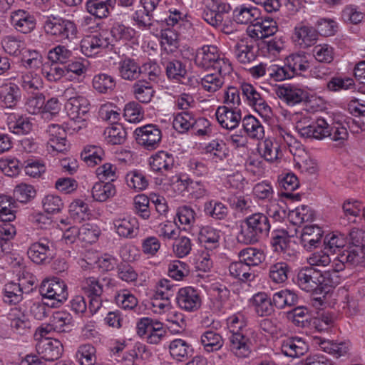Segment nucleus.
Listing matches in <instances>:
<instances>
[{"instance_id": "9", "label": "nucleus", "mask_w": 365, "mask_h": 365, "mask_svg": "<svg viewBox=\"0 0 365 365\" xmlns=\"http://www.w3.org/2000/svg\"><path fill=\"white\" fill-rule=\"evenodd\" d=\"M243 98L247 104L262 116H269L272 109L261 93L252 84L243 83L240 86Z\"/></svg>"}, {"instance_id": "37", "label": "nucleus", "mask_w": 365, "mask_h": 365, "mask_svg": "<svg viewBox=\"0 0 365 365\" xmlns=\"http://www.w3.org/2000/svg\"><path fill=\"white\" fill-rule=\"evenodd\" d=\"M299 298L297 294L289 289H283L272 296V302L276 308L282 309L296 305Z\"/></svg>"}, {"instance_id": "43", "label": "nucleus", "mask_w": 365, "mask_h": 365, "mask_svg": "<svg viewBox=\"0 0 365 365\" xmlns=\"http://www.w3.org/2000/svg\"><path fill=\"white\" fill-rule=\"evenodd\" d=\"M270 243L275 252L285 253L289 246L290 237L284 230H275L272 232Z\"/></svg>"}, {"instance_id": "20", "label": "nucleus", "mask_w": 365, "mask_h": 365, "mask_svg": "<svg viewBox=\"0 0 365 365\" xmlns=\"http://www.w3.org/2000/svg\"><path fill=\"white\" fill-rule=\"evenodd\" d=\"M220 55L219 49L213 45H205L196 51L195 56V65L203 69L212 67Z\"/></svg>"}, {"instance_id": "35", "label": "nucleus", "mask_w": 365, "mask_h": 365, "mask_svg": "<svg viewBox=\"0 0 365 365\" xmlns=\"http://www.w3.org/2000/svg\"><path fill=\"white\" fill-rule=\"evenodd\" d=\"M244 131L252 139H262L264 136V127L260 121L251 115H247L242 119Z\"/></svg>"}, {"instance_id": "26", "label": "nucleus", "mask_w": 365, "mask_h": 365, "mask_svg": "<svg viewBox=\"0 0 365 365\" xmlns=\"http://www.w3.org/2000/svg\"><path fill=\"white\" fill-rule=\"evenodd\" d=\"M174 163L173 155L165 151H159L149 158L151 170L163 175L173 168Z\"/></svg>"}, {"instance_id": "30", "label": "nucleus", "mask_w": 365, "mask_h": 365, "mask_svg": "<svg viewBox=\"0 0 365 365\" xmlns=\"http://www.w3.org/2000/svg\"><path fill=\"white\" fill-rule=\"evenodd\" d=\"M314 342L326 353L332 355L335 358L346 355L349 351V345L345 342L335 343L333 341L327 340L321 337H314Z\"/></svg>"}, {"instance_id": "42", "label": "nucleus", "mask_w": 365, "mask_h": 365, "mask_svg": "<svg viewBox=\"0 0 365 365\" xmlns=\"http://www.w3.org/2000/svg\"><path fill=\"white\" fill-rule=\"evenodd\" d=\"M251 267L242 262L240 259L238 262H232L229 266L230 274L242 282L251 281L255 274L251 272Z\"/></svg>"}, {"instance_id": "12", "label": "nucleus", "mask_w": 365, "mask_h": 365, "mask_svg": "<svg viewBox=\"0 0 365 365\" xmlns=\"http://www.w3.org/2000/svg\"><path fill=\"white\" fill-rule=\"evenodd\" d=\"M275 93L281 101L291 106L305 101L308 98L307 91L291 85L279 86L275 89Z\"/></svg>"}, {"instance_id": "55", "label": "nucleus", "mask_w": 365, "mask_h": 365, "mask_svg": "<svg viewBox=\"0 0 365 365\" xmlns=\"http://www.w3.org/2000/svg\"><path fill=\"white\" fill-rule=\"evenodd\" d=\"M73 56L71 50L65 46L58 45L48 52V58L53 63L65 65Z\"/></svg>"}, {"instance_id": "51", "label": "nucleus", "mask_w": 365, "mask_h": 365, "mask_svg": "<svg viewBox=\"0 0 365 365\" xmlns=\"http://www.w3.org/2000/svg\"><path fill=\"white\" fill-rule=\"evenodd\" d=\"M127 132L121 124H114L107 128L104 135L108 143L112 145H120L125 142Z\"/></svg>"}, {"instance_id": "16", "label": "nucleus", "mask_w": 365, "mask_h": 365, "mask_svg": "<svg viewBox=\"0 0 365 365\" xmlns=\"http://www.w3.org/2000/svg\"><path fill=\"white\" fill-rule=\"evenodd\" d=\"M7 319L14 332L24 335L30 331L31 323L21 308H11L7 314Z\"/></svg>"}, {"instance_id": "10", "label": "nucleus", "mask_w": 365, "mask_h": 365, "mask_svg": "<svg viewBox=\"0 0 365 365\" xmlns=\"http://www.w3.org/2000/svg\"><path fill=\"white\" fill-rule=\"evenodd\" d=\"M36 349L41 359L50 361L58 359L63 351V345L59 340L48 337L39 339L36 345Z\"/></svg>"}, {"instance_id": "5", "label": "nucleus", "mask_w": 365, "mask_h": 365, "mask_svg": "<svg viewBox=\"0 0 365 365\" xmlns=\"http://www.w3.org/2000/svg\"><path fill=\"white\" fill-rule=\"evenodd\" d=\"M39 293L43 299L48 300L46 304L49 307H59L68 295L66 283L58 278L43 280Z\"/></svg>"}, {"instance_id": "7", "label": "nucleus", "mask_w": 365, "mask_h": 365, "mask_svg": "<svg viewBox=\"0 0 365 365\" xmlns=\"http://www.w3.org/2000/svg\"><path fill=\"white\" fill-rule=\"evenodd\" d=\"M296 129L302 137L307 138L322 139L328 133V124L324 119L312 121L309 118H304L296 123Z\"/></svg>"}, {"instance_id": "44", "label": "nucleus", "mask_w": 365, "mask_h": 365, "mask_svg": "<svg viewBox=\"0 0 365 365\" xmlns=\"http://www.w3.org/2000/svg\"><path fill=\"white\" fill-rule=\"evenodd\" d=\"M289 272V266L286 262H279L270 265L269 277L274 283L281 284L287 281Z\"/></svg>"}, {"instance_id": "13", "label": "nucleus", "mask_w": 365, "mask_h": 365, "mask_svg": "<svg viewBox=\"0 0 365 365\" xmlns=\"http://www.w3.org/2000/svg\"><path fill=\"white\" fill-rule=\"evenodd\" d=\"M176 300L178 306L187 312H195L201 306V299L197 291L191 287L180 289Z\"/></svg>"}, {"instance_id": "22", "label": "nucleus", "mask_w": 365, "mask_h": 365, "mask_svg": "<svg viewBox=\"0 0 365 365\" xmlns=\"http://www.w3.org/2000/svg\"><path fill=\"white\" fill-rule=\"evenodd\" d=\"M115 4L116 0H88L85 9L91 16L102 19L110 16Z\"/></svg>"}, {"instance_id": "41", "label": "nucleus", "mask_w": 365, "mask_h": 365, "mask_svg": "<svg viewBox=\"0 0 365 365\" xmlns=\"http://www.w3.org/2000/svg\"><path fill=\"white\" fill-rule=\"evenodd\" d=\"M195 117V114L188 110L177 113L173 122V128L180 133H187L190 130Z\"/></svg>"}, {"instance_id": "27", "label": "nucleus", "mask_w": 365, "mask_h": 365, "mask_svg": "<svg viewBox=\"0 0 365 365\" xmlns=\"http://www.w3.org/2000/svg\"><path fill=\"white\" fill-rule=\"evenodd\" d=\"M308 349L309 346L305 341L299 337L288 338L281 345L282 354L292 358L304 355Z\"/></svg>"}, {"instance_id": "57", "label": "nucleus", "mask_w": 365, "mask_h": 365, "mask_svg": "<svg viewBox=\"0 0 365 365\" xmlns=\"http://www.w3.org/2000/svg\"><path fill=\"white\" fill-rule=\"evenodd\" d=\"M76 356L81 365H93L96 361V348L89 344L81 345Z\"/></svg>"}, {"instance_id": "34", "label": "nucleus", "mask_w": 365, "mask_h": 365, "mask_svg": "<svg viewBox=\"0 0 365 365\" xmlns=\"http://www.w3.org/2000/svg\"><path fill=\"white\" fill-rule=\"evenodd\" d=\"M132 92L135 98L142 103H150L155 94L153 85L145 79L136 81L132 87Z\"/></svg>"}, {"instance_id": "48", "label": "nucleus", "mask_w": 365, "mask_h": 365, "mask_svg": "<svg viewBox=\"0 0 365 365\" xmlns=\"http://www.w3.org/2000/svg\"><path fill=\"white\" fill-rule=\"evenodd\" d=\"M105 155L103 150L96 145H88L85 147L81 153V159L88 165L94 166L100 163Z\"/></svg>"}, {"instance_id": "50", "label": "nucleus", "mask_w": 365, "mask_h": 365, "mask_svg": "<svg viewBox=\"0 0 365 365\" xmlns=\"http://www.w3.org/2000/svg\"><path fill=\"white\" fill-rule=\"evenodd\" d=\"M125 181L130 189L137 192L145 190L149 185L146 176L138 170L128 173L125 176Z\"/></svg>"}, {"instance_id": "14", "label": "nucleus", "mask_w": 365, "mask_h": 365, "mask_svg": "<svg viewBox=\"0 0 365 365\" xmlns=\"http://www.w3.org/2000/svg\"><path fill=\"white\" fill-rule=\"evenodd\" d=\"M231 352L239 358L248 357L252 352V342L246 334L236 331L229 338Z\"/></svg>"}, {"instance_id": "31", "label": "nucleus", "mask_w": 365, "mask_h": 365, "mask_svg": "<svg viewBox=\"0 0 365 365\" xmlns=\"http://www.w3.org/2000/svg\"><path fill=\"white\" fill-rule=\"evenodd\" d=\"M234 53L237 61L242 64H247L256 58L254 45L247 38L241 39L234 48Z\"/></svg>"}, {"instance_id": "52", "label": "nucleus", "mask_w": 365, "mask_h": 365, "mask_svg": "<svg viewBox=\"0 0 365 365\" xmlns=\"http://www.w3.org/2000/svg\"><path fill=\"white\" fill-rule=\"evenodd\" d=\"M204 212L215 220H225L228 215V209L223 203L211 200L205 203Z\"/></svg>"}, {"instance_id": "59", "label": "nucleus", "mask_w": 365, "mask_h": 365, "mask_svg": "<svg viewBox=\"0 0 365 365\" xmlns=\"http://www.w3.org/2000/svg\"><path fill=\"white\" fill-rule=\"evenodd\" d=\"M45 96L41 93H34L30 96L26 103L27 111L31 114L43 113Z\"/></svg>"}, {"instance_id": "28", "label": "nucleus", "mask_w": 365, "mask_h": 365, "mask_svg": "<svg viewBox=\"0 0 365 365\" xmlns=\"http://www.w3.org/2000/svg\"><path fill=\"white\" fill-rule=\"evenodd\" d=\"M113 225L118 235L125 238L136 236L139 229L138 220L132 217L115 219Z\"/></svg>"}, {"instance_id": "33", "label": "nucleus", "mask_w": 365, "mask_h": 365, "mask_svg": "<svg viewBox=\"0 0 365 365\" xmlns=\"http://www.w3.org/2000/svg\"><path fill=\"white\" fill-rule=\"evenodd\" d=\"M172 357L179 361H185L193 354V349L185 340L175 339L169 345Z\"/></svg>"}, {"instance_id": "4", "label": "nucleus", "mask_w": 365, "mask_h": 365, "mask_svg": "<svg viewBox=\"0 0 365 365\" xmlns=\"http://www.w3.org/2000/svg\"><path fill=\"white\" fill-rule=\"evenodd\" d=\"M46 34L62 43L71 42L76 38L78 29L76 24L69 19L51 16L43 25Z\"/></svg>"}, {"instance_id": "47", "label": "nucleus", "mask_w": 365, "mask_h": 365, "mask_svg": "<svg viewBox=\"0 0 365 365\" xmlns=\"http://www.w3.org/2000/svg\"><path fill=\"white\" fill-rule=\"evenodd\" d=\"M8 126L14 133L21 135L28 133L32 124L26 117L11 115L9 117Z\"/></svg>"}, {"instance_id": "54", "label": "nucleus", "mask_w": 365, "mask_h": 365, "mask_svg": "<svg viewBox=\"0 0 365 365\" xmlns=\"http://www.w3.org/2000/svg\"><path fill=\"white\" fill-rule=\"evenodd\" d=\"M4 301L9 304H17L23 299V288L19 284L9 282L4 288Z\"/></svg>"}, {"instance_id": "53", "label": "nucleus", "mask_w": 365, "mask_h": 365, "mask_svg": "<svg viewBox=\"0 0 365 365\" xmlns=\"http://www.w3.org/2000/svg\"><path fill=\"white\" fill-rule=\"evenodd\" d=\"M15 202L11 197L0 195V220L11 222L16 218Z\"/></svg>"}, {"instance_id": "60", "label": "nucleus", "mask_w": 365, "mask_h": 365, "mask_svg": "<svg viewBox=\"0 0 365 365\" xmlns=\"http://www.w3.org/2000/svg\"><path fill=\"white\" fill-rule=\"evenodd\" d=\"M262 156L265 160L274 162L280 158L279 145L277 142L266 139L262 144Z\"/></svg>"}, {"instance_id": "6", "label": "nucleus", "mask_w": 365, "mask_h": 365, "mask_svg": "<svg viewBox=\"0 0 365 365\" xmlns=\"http://www.w3.org/2000/svg\"><path fill=\"white\" fill-rule=\"evenodd\" d=\"M134 134L138 144L148 150L156 149L161 141V130L154 124H148L137 128Z\"/></svg>"}, {"instance_id": "17", "label": "nucleus", "mask_w": 365, "mask_h": 365, "mask_svg": "<svg viewBox=\"0 0 365 365\" xmlns=\"http://www.w3.org/2000/svg\"><path fill=\"white\" fill-rule=\"evenodd\" d=\"M21 91L18 85L6 82L0 86V104L2 107L13 108L20 101Z\"/></svg>"}, {"instance_id": "63", "label": "nucleus", "mask_w": 365, "mask_h": 365, "mask_svg": "<svg viewBox=\"0 0 365 365\" xmlns=\"http://www.w3.org/2000/svg\"><path fill=\"white\" fill-rule=\"evenodd\" d=\"M150 199L145 195L141 194L134 198L135 213L144 220H148L150 216L149 208Z\"/></svg>"}, {"instance_id": "38", "label": "nucleus", "mask_w": 365, "mask_h": 365, "mask_svg": "<svg viewBox=\"0 0 365 365\" xmlns=\"http://www.w3.org/2000/svg\"><path fill=\"white\" fill-rule=\"evenodd\" d=\"M92 197L98 202H105L115 195V187L110 182H98L92 187Z\"/></svg>"}, {"instance_id": "19", "label": "nucleus", "mask_w": 365, "mask_h": 365, "mask_svg": "<svg viewBox=\"0 0 365 365\" xmlns=\"http://www.w3.org/2000/svg\"><path fill=\"white\" fill-rule=\"evenodd\" d=\"M53 243L47 238H41L31 245L28 250L29 257L35 263H43L52 256Z\"/></svg>"}, {"instance_id": "46", "label": "nucleus", "mask_w": 365, "mask_h": 365, "mask_svg": "<svg viewBox=\"0 0 365 365\" xmlns=\"http://www.w3.org/2000/svg\"><path fill=\"white\" fill-rule=\"evenodd\" d=\"M240 259L251 266H257L262 263L265 258V255L261 250L254 247H247L239 252Z\"/></svg>"}, {"instance_id": "58", "label": "nucleus", "mask_w": 365, "mask_h": 365, "mask_svg": "<svg viewBox=\"0 0 365 365\" xmlns=\"http://www.w3.org/2000/svg\"><path fill=\"white\" fill-rule=\"evenodd\" d=\"M4 51L10 55L19 56L25 49L24 41L14 36H6L2 42Z\"/></svg>"}, {"instance_id": "62", "label": "nucleus", "mask_w": 365, "mask_h": 365, "mask_svg": "<svg viewBox=\"0 0 365 365\" xmlns=\"http://www.w3.org/2000/svg\"><path fill=\"white\" fill-rule=\"evenodd\" d=\"M43 210L47 213L55 214L60 212L64 207L61 198L55 195H48L42 200Z\"/></svg>"}, {"instance_id": "56", "label": "nucleus", "mask_w": 365, "mask_h": 365, "mask_svg": "<svg viewBox=\"0 0 365 365\" xmlns=\"http://www.w3.org/2000/svg\"><path fill=\"white\" fill-rule=\"evenodd\" d=\"M289 217L294 224H302L303 222L312 221L314 217V212L307 205L297 207L292 210Z\"/></svg>"}, {"instance_id": "11", "label": "nucleus", "mask_w": 365, "mask_h": 365, "mask_svg": "<svg viewBox=\"0 0 365 365\" xmlns=\"http://www.w3.org/2000/svg\"><path fill=\"white\" fill-rule=\"evenodd\" d=\"M65 108L71 120L83 122L86 120L90 103L86 98L78 96L70 98L65 105Z\"/></svg>"}, {"instance_id": "40", "label": "nucleus", "mask_w": 365, "mask_h": 365, "mask_svg": "<svg viewBox=\"0 0 365 365\" xmlns=\"http://www.w3.org/2000/svg\"><path fill=\"white\" fill-rule=\"evenodd\" d=\"M92 83L93 88L100 93H110L116 86L115 78L106 73L94 76Z\"/></svg>"}, {"instance_id": "8", "label": "nucleus", "mask_w": 365, "mask_h": 365, "mask_svg": "<svg viewBox=\"0 0 365 365\" xmlns=\"http://www.w3.org/2000/svg\"><path fill=\"white\" fill-rule=\"evenodd\" d=\"M112 45L110 34L103 31L94 35L87 36L81 42V50L86 56H93Z\"/></svg>"}, {"instance_id": "49", "label": "nucleus", "mask_w": 365, "mask_h": 365, "mask_svg": "<svg viewBox=\"0 0 365 365\" xmlns=\"http://www.w3.org/2000/svg\"><path fill=\"white\" fill-rule=\"evenodd\" d=\"M54 330L58 332H67L73 327V319L71 314L66 312H56L53 316Z\"/></svg>"}, {"instance_id": "32", "label": "nucleus", "mask_w": 365, "mask_h": 365, "mask_svg": "<svg viewBox=\"0 0 365 365\" xmlns=\"http://www.w3.org/2000/svg\"><path fill=\"white\" fill-rule=\"evenodd\" d=\"M120 76L127 81H135L141 76L138 63L133 58H124L118 63Z\"/></svg>"}, {"instance_id": "15", "label": "nucleus", "mask_w": 365, "mask_h": 365, "mask_svg": "<svg viewBox=\"0 0 365 365\" xmlns=\"http://www.w3.org/2000/svg\"><path fill=\"white\" fill-rule=\"evenodd\" d=\"M215 115L220 125L227 130L236 128L242 120L240 109L229 108L227 106H219Z\"/></svg>"}, {"instance_id": "18", "label": "nucleus", "mask_w": 365, "mask_h": 365, "mask_svg": "<svg viewBox=\"0 0 365 365\" xmlns=\"http://www.w3.org/2000/svg\"><path fill=\"white\" fill-rule=\"evenodd\" d=\"M10 19L14 27L22 34H29L36 28L35 17L25 10L19 9L11 12Z\"/></svg>"}, {"instance_id": "25", "label": "nucleus", "mask_w": 365, "mask_h": 365, "mask_svg": "<svg viewBox=\"0 0 365 365\" xmlns=\"http://www.w3.org/2000/svg\"><path fill=\"white\" fill-rule=\"evenodd\" d=\"M317 37L316 29L311 26L299 24L294 28V41L303 48L314 44Z\"/></svg>"}, {"instance_id": "45", "label": "nucleus", "mask_w": 365, "mask_h": 365, "mask_svg": "<svg viewBox=\"0 0 365 365\" xmlns=\"http://www.w3.org/2000/svg\"><path fill=\"white\" fill-rule=\"evenodd\" d=\"M286 64L292 78L309 68V63L304 56L292 54L286 58Z\"/></svg>"}, {"instance_id": "29", "label": "nucleus", "mask_w": 365, "mask_h": 365, "mask_svg": "<svg viewBox=\"0 0 365 365\" xmlns=\"http://www.w3.org/2000/svg\"><path fill=\"white\" fill-rule=\"evenodd\" d=\"M255 313L259 317H268L274 312V307L271 299L266 293L259 292L255 294L252 300Z\"/></svg>"}, {"instance_id": "21", "label": "nucleus", "mask_w": 365, "mask_h": 365, "mask_svg": "<svg viewBox=\"0 0 365 365\" xmlns=\"http://www.w3.org/2000/svg\"><path fill=\"white\" fill-rule=\"evenodd\" d=\"M46 131L49 136L47 145L53 151L63 153L67 150L66 132L63 127L57 124H51Z\"/></svg>"}, {"instance_id": "64", "label": "nucleus", "mask_w": 365, "mask_h": 365, "mask_svg": "<svg viewBox=\"0 0 365 365\" xmlns=\"http://www.w3.org/2000/svg\"><path fill=\"white\" fill-rule=\"evenodd\" d=\"M200 83L205 91L214 93L222 87L224 80L219 74L210 73L202 78Z\"/></svg>"}, {"instance_id": "1", "label": "nucleus", "mask_w": 365, "mask_h": 365, "mask_svg": "<svg viewBox=\"0 0 365 365\" xmlns=\"http://www.w3.org/2000/svg\"><path fill=\"white\" fill-rule=\"evenodd\" d=\"M337 262L334 259L331 269L322 271L314 267H304L299 270L297 275V283L299 288L307 292L316 294H327L336 287L341 281L339 274L343 269H336Z\"/></svg>"}, {"instance_id": "24", "label": "nucleus", "mask_w": 365, "mask_h": 365, "mask_svg": "<svg viewBox=\"0 0 365 365\" xmlns=\"http://www.w3.org/2000/svg\"><path fill=\"white\" fill-rule=\"evenodd\" d=\"M322 230L320 227L313 225L305 226L300 235V243L307 250L317 247L322 237Z\"/></svg>"}, {"instance_id": "23", "label": "nucleus", "mask_w": 365, "mask_h": 365, "mask_svg": "<svg viewBox=\"0 0 365 365\" xmlns=\"http://www.w3.org/2000/svg\"><path fill=\"white\" fill-rule=\"evenodd\" d=\"M261 15V11L250 4L239 5L233 10L234 21L238 24L254 25Z\"/></svg>"}, {"instance_id": "3", "label": "nucleus", "mask_w": 365, "mask_h": 365, "mask_svg": "<svg viewBox=\"0 0 365 365\" xmlns=\"http://www.w3.org/2000/svg\"><path fill=\"white\" fill-rule=\"evenodd\" d=\"M270 228L269 220L265 214H252L243 220L237 241L245 245L255 244L268 236Z\"/></svg>"}, {"instance_id": "39", "label": "nucleus", "mask_w": 365, "mask_h": 365, "mask_svg": "<svg viewBox=\"0 0 365 365\" xmlns=\"http://www.w3.org/2000/svg\"><path fill=\"white\" fill-rule=\"evenodd\" d=\"M200 341L204 349L207 352L220 350L224 343L222 336L212 330L205 331L201 335Z\"/></svg>"}, {"instance_id": "36", "label": "nucleus", "mask_w": 365, "mask_h": 365, "mask_svg": "<svg viewBox=\"0 0 365 365\" xmlns=\"http://www.w3.org/2000/svg\"><path fill=\"white\" fill-rule=\"evenodd\" d=\"M162 64L169 79L180 80L187 73L185 64L178 59L163 58Z\"/></svg>"}, {"instance_id": "61", "label": "nucleus", "mask_w": 365, "mask_h": 365, "mask_svg": "<svg viewBox=\"0 0 365 365\" xmlns=\"http://www.w3.org/2000/svg\"><path fill=\"white\" fill-rule=\"evenodd\" d=\"M124 117L130 123L140 121L144 117L142 106L135 101L127 103L124 108Z\"/></svg>"}, {"instance_id": "2", "label": "nucleus", "mask_w": 365, "mask_h": 365, "mask_svg": "<svg viewBox=\"0 0 365 365\" xmlns=\"http://www.w3.org/2000/svg\"><path fill=\"white\" fill-rule=\"evenodd\" d=\"M349 247L338 253L334 258L336 269H344L347 266H356L365 262V231L353 228L349 233Z\"/></svg>"}]
</instances>
